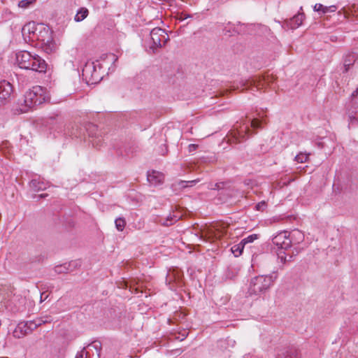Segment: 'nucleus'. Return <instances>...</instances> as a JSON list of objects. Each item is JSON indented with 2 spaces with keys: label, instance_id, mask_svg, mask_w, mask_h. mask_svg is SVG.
<instances>
[{
  "label": "nucleus",
  "instance_id": "aec40b11",
  "mask_svg": "<svg viewBox=\"0 0 358 358\" xmlns=\"http://www.w3.org/2000/svg\"><path fill=\"white\" fill-rule=\"evenodd\" d=\"M298 252V251H296V253L292 252V253L290 254L289 252H285V250H280L278 252V259L284 264L287 262H292L294 260V255H296Z\"/></svg>",
  "mask_w": 358,
  "mask_h": 358
},
{
  "label": "nucleus",
  "instance_id": "39448f33",
  "mask_svg": "<svg viewBox=\"0 0 358 358\" xmlns=\"http://www.w3.org/2000/svg\"><path fill=\"white\" fill-rule=\"evenodd\" d=\"M150 38L152 44L149 49L152 53H156L158 48L164 46L169 40V37L166 31L159 27H155L150 31Z\"/></svg>",
  "mask_w": 358,
  "mask_h": 358
},
{
  "label": "nucleus",
  "instance_id": "bb28decb",
  "mask_svg": "<svg viewBox=\"0 0 358 358\" xmlns=\"http://www.w3.org/2000/svg\"><path fill=\"white\" fill-rule=\"evenodd\" d=\"M57 48L58 44L55 39L52 38L46 42V54L55 52Z\"/></svg>",
  "mask_w": 358,
  "mask_h": 358
},
{
  "label": "nucleus",
  "instance_id": "37998d69",
  "mask_svg": "<svg viewBox=\"0 0 358 358\" xmlns=\"http://www.w3.org/2000/svg\"><path fill=\"white\" fill-rule=\"evenodd\" d=\"M357 94H358V88L352 92L351 96L356 97L357 96Z\"/></svg>",
  "mask_w": 358,
  "mask_h": 358
},
{
  "label": "nucleus",
  "instance_id": "7ed1b4c3",
  "mask_svg": "<svg viewBox=\"0 0 358 358\" xmlns=\"http://www.w3.org/2000/svg\"><path fill=\"white\" fill-rule=\"evenodd\" d=\"M276 278V274L256 276L251 279L248 292L250 295L264 293L270 288Z\"/></svg>",
  "mask_w": 358,
  "mask_h": 358
},
{
  "label": "nucleus",
  "instance_id": "393cba45",
  "mask_svg": "<svg viewBox=\"0 0 358 358\" xmlns=\"http://www.w3.org/2000/svg\"><path fill=\"white\" fill-rule=\"evenodd\" d=\"M179 219H180L179 215H169L165 219L159 218L158 220V222L160 223L163 226H170V225H172L173 223H175L176 221H178Z\"/></svg>",
  "mask_w": 358,
  "mask_h": 358
},
{
  "label": "nucleus",
  "instance_id": "9d476101",
  "mask_svg": "<svg viewBox=\"0 0 358 358\" xmlns=\"http://www.w3.org/2000/svg\"><path fill=\"white\" fill-rule=\"evenodd\" d=\"M273 243L278 246L280 250H287L292 245V241L289 237V232L281 231L272 238Z\"/></svg>",
  "mask_w": 358,
  "mask_h": 358
},
{
  "label": "nucleus",
  "instance_id": "a878e982",
  "mask_svg": "<svg viewBox=\"0 0 358 358\" xmlns=\"http://www.w3.org/2000/svg\"><path fill=\"white\" fill-rule=\"evenodd\" d=\"M45 68H46V75L48 74V80L46 79V87L48 85V83H50L49 87L52 88V86L55 85V76L52 75V73H53L52 68H50L47 64H46Z\"/></svg>",
  "mask_w": 358,
  "mask_h": 358
},
{
  "label": "nucleus",
  "instance_id": "a19ab883",
  "mask_svg": "<svg viewBox=\"0 0 358 358\" xmlns=\"http://www.w3.org/2000/svg\"><path fill=\"white\" fill-rule=\"evenodd\" d=\"M45 197V193L42 192L41 194H34L33 196H32V198L33 199H43Z\"/></svg>",
  "mask_w": 358,
  "mask_h": 358
},
{
  "label": "nucleus",
  "instance_id": "a211bd4d",
  "mask_svg": "<svg viewBox=\"0 0 358 358\" xmlns=\"http://www.w3.org/2000/svg\"><path fill=\"white\" fill-rule=\"evenodd\" d=\"M164 175L158 171H152L151 172H148L147 179L148 181L152 185H158L162 184L164 180Z\"/></svg>",
  "mask_w": 358,
  "mask_h": 358
},
{
  "label": "nucleus",
  "instance_id": "58836bf2",
  "mask_svg": "<svg viewBox=\"0 0 358 358\" xmlns=\"http://www.w3.org/2000/svg\"><path fill=\"white\" fill-rule=\"evenodd\" d=\"M266 206V202L263 201L259 202L257 204H256L255 209L257 210L263 211L265 209Z\"/></svg>",
  "mask_w": 358,
  "mask_h": 358
},
{
  "label": "nucleus",
  "instance_id": "79ce46f5",
  "mask_svg": "<svg viewBox=\"0 0 358 358\" xmlns=\"http://www.w3.org/2000/svg\"><path fill=\"white\" fill-rule=\"evenodd\" d=\"M189 17H190V15H189L182 14L180 20H183L187 19V18H188Z\"/></svg>",
  "mask_w": 358,
  "mask_h": 358
},
{
  "label": "nucleus",
  "instance_id": "c756f323",
  "mask_svg": "<svg viewBox=\"0 0 358 358\" xmlns=\"http://www.w3.org/2000/svg\"><path fill=\"white\" fill-rule=\"evenodd\" d=\"M244 248L245 246L241 241L238 244L231 247V252L236 257H238L242 254Z\"/></svg>",
  "mask_w": 358,
  "mask_h": 358
},
{
  "label": "nucleus",
  "instance_id": "f3484780",
  "mask_svg": "<svg viewBox=\"0 0 358 358\" xmlns=\"http://www.w3.org/2000/svg\"><path fill=\"white\" fill-rule=\"evenodd\" d=\"M80 264L78 261H71L69 263H65L64 264L57 265L54 268V271L56 273H65L71 272L76 268L77 266H80Z\"/></svg>",
  "mask_w": 358,
  "mask_h": 358
},
{
  "label": "nucleus",
  "instance_id": "f03ea898",
  "mask_svg": "<svg viewBox=\"0 0 358 358\" xmlns=\"http://www.w3.org/2000/svg\"><path fill=\"white\" fill-rule=\"evenodd\" d=\"M15 60L21 69L45 72V60L39 55H32L28 51H20L15 54Z\"/></svg>",
  "mask_w": 358,
  "mask_h": 358
},
{
  "label": "nucleus",
  "instance_id": "f257e3e1",
  "mask_svg": "<svg viewBox=\"0 0 358 358\" xmlns=\"http://www.w3.org/2000/svg\"><path fill=\"white\" fill-rule=\"evenodd\" d=\"M45 101V89L39 85L32 87L29 92H26L24 99V106H16L13 109L14 115H20L27 113L29 109L36 106H39Z\"/></svg>",
  "mask_w": 358,
  "mask_h": 358
},
{
  "label": "nucleus",
  "instance_id": "423d86ee",
  "mask_svg": "<svg viewBox=\"0 0 358 358\" xmlns=\"http://www.w3.org/2000/svg\"><path fill=\"white\" fill-rule=\"evenodd\" d=\"M45 321L41 319L34 320L21 322L18 323L13 331V336L17 338L24 337V336L31 333L37 327H40Z\"/></svg>",
  "mask_w": 358,
  "mask_h": 358
},
{
  "label": "nucleus",
  "instance_id": "412c9836",
  "mask_svg": "<svg viewBox=\"0 0 358 358\" xmlns=\"http://www.w3.org/2000/svg\"><path fill=\"white\" fill-rule=\"evenodd\" d=\"M357 59V55L353 52L348 53L345 58L343 62L344 72H348L350 69V66L354 64Z\"/></svg>",
  "mask_w": 358,
  "mask_h": 358
},
{
  "label": "nucleus",
  "instance_id": "2f4dec72",
  "mask_svg": "<svg viewBox=\"0 0 358 358\" xmlns=\"http://www.w3.org/2000/svg\"><path fill=\"white\" fill-rule=\"evenodd\" d=\"M258 238H259L258 234H253L249 235L248 236L243 238L241 240V243L243 244L244 246H245L248 243H253L255 240L258 239Z\"/></svg>",
  "mask_w": 358,
  "mask_h": 358
},
{
  "label": "nucleus",
  "instance_id": "72a5a7b5",
  "mask_svg": "<svg viewBox=\"0 0 358 358\" xmlns=\"http://www.w3.org/2000/svg\"><path fill=\"white\" fill-rule=\"evenodd\" d=\"M36 0H21L19 1L18 6L22 8H27L30 6L34 5Z\"/></svg>",
  "mask_w": 358,
  "mask_h": 358
},
{
  "label": "nucleus",
  "instance_id": "6ab92c4d",
  "mask_svg": "<svg viewBox=\"0 0 358 358\" xmlns=\"http://www.w3.org/2000/svg\"><path fill=\"white\" fill-rule=\"evenodd\" d=\"M66 129L71 136H75L76 138H81L83 136L85 135L86 132V127L83 128L76 124L71 126L69 125Z\"/></svg>",
  "mask_w": 358,
  "mask_h": 358
},
{
  "label": "nucleus",
  "instance_id": "e433bc0d",
  "mask_svg": "<svg viewBox=\"0 0 358 358\" xmlns=\"http://www.w3.org/2000/svg\"><path fill=\"white\" fill-rule=\"evenodd\" d=\"M261 124H262L261 120H259L257 118H254L251 121L250 127H252L253 129H257L261 127Z\"/></svg>",
  "mask_w": 358,
  "mask_h": 358
},
{
  "label": "nucleus",
  "instance_id": "4468645a",
  "mask_svg": "<svg viewBox=\"0 0 358 358\" xmlns=\"http://www.w3.org/2000/svg\"><path fill=\"white\" fill-rule=\"evenodd\" d=\"M12 85L6 80H0V104H3L9 99L13 92Z\"/></svg>",
  "mask_w": 358,
  "mask_h": 358
},
{
  "label": "nucleus",
  "instance_id": "f704fd0d",
  "mask_svg": "<svg viewBox=\"0 0 358 358\" xmlns=\"http://www.w3.org/2000/svg\"><path fill=\"white\" fill-rule=\"evenodd\" d=\"M308 155L306 154V153L301 152L295 157V160L298 163H305L308 161Z\"/></svg>",
  "mask_w": 358,
  "mask_h": 358
},
{
  "label": "nucleus",
  "instance_id": "0eeeda50",
  "mask_svg": "<svg viewBox=\"0 0 358 358\" xmlns=\"http://www.w3.org/2000/svg\"><path fill=\"white\" fill-rule=\"evenodd\" d=\"M43 29V24L41 23L36 24L34 22H31L24 26L22 28V31H27L30 35H31L29 37L32 40L36 39L40 41V46L41 48H43L45 44L43 42V35L42 34Z\"/></svg>",
  "mask_w": 358,
  "mask_h": 358
},
{
  "label": "nucleus",
  "instance_id": "c03bdc74",
  "mask_svg": "<svg viewBox=\"0 0 358 358\" xmlns=\"http://www.w3.org/2000/svg\"><path fill=\"white\" fill-rule=\"evenodd\" d=\"M45 100H46V102H50L51 101V99L49 96H48V94H46V98H45Z\"/></svg>",
  "mask_w": 358,
  "mask_h": 358
},
{
  "label": "nucleus",
  "instance_id": "c9c22d12",
  "mask_svg": "<svg viewBox=\"0 0 358 358\" xmlns=\"http://www.w3.org/2000/svg\"><path fill=\"white\" fill-rule=\"evenodd\" d=\"M199 181V179L189 180V181H181L180 182L182 187L185 188L189 186H193Z\"/></svg>",
  "mask_w": 358,
  "mask_h": 358
},
{
  "label": "nucleus",
  "instance_id": "6e6552de",
  "mask_svg": "<svg viewBox=\"0 0 358 358\" xmlns=\"http://www.w3.org/2000/svg\"><path fill=\"white\" fill-rule=\"evenodd\" d=\"M253 134L248 124H245L231 131L230 136H228V141L230 143H238L245 140L249 136Z\"/></svg>",
  "mask_w": 358,
  "mask_h": 358
},
{
  "label": "nucleus",
  "instance_id": "cd10ccee",
  "mask_svg": "<svg viewBox=\"0 0 358 358\" xmlns=\"http://www.w3.org/2000/svg\"><path fill=\"white\" fill-rule=\"evenodd\" d=\"M43 185V182L38 180L36 179H33L31 180L29 186L31 189L34 192H39L40 190L43 191L42 185Z\"/></svg>",
  "mask_w": 358,
  "mask_h": 358
},
{
  "label": "nucleus",
  "instance_id": "2eb2a0df",
  "mask_svg": "<svg viewBox=\"0 0 358 358\" xmlns=\"http://www.w3.org/2000/svg\"><path fill=\"white\" fill-rule=\"evenodd\" d=\"M275 358H299V352L293 347H285L276 350Z\"/></svg>",
  "mask_w": 358,
  "mask_h": 358
},
{
  "label": "nucleus",
  "instance_id": "1a4fd4ad",
  "mask_svg": "<svg viewBox=\"0 0 358 358\" xmlns=\"http://www.w3.org/2000/svg\"><path fill=\"white\" fill-rule=\"evenodd\" d=\"M101 349V343L99 341H94L78 352L76 358H99Z\"/></svg>",
  "mask_w": 358,
  "mask_h": 358
},
{
  "label": "nucleus",
  "instance_id": "7c9ffc66",
  "mask_svg": "<svg viewBox=\"0 0 358 358\" xmlns=\"http://www.w3.org/2000/svg\"><path fill=\"white\" fill-rule=\"evenodd\" d=\"M88 15V10L87 8H81L76 15L75 20L80 22L83 20Z\"/></svg>",
  "mask_w": 358,
  "mask_h": 358
},
{
  "label": "nucleus",
  "instance_id": "f8f14e48",
  "mask_svg": "<svg viewBox=\"0 0 358 358\" xmlns=\"http://www.w3.org/2000/svg\"><path fill=\"white\" fill-rule=\"evenodd\" d=\"M346 113L350 121V124L358 123V99L352 97L346 106Z\"/></svg>",
  "mask_w": 358,
  "mask_h": 358
},
{
  "label": "nucleus",
  "instance_id": "4be33fe9",
  "mask_svg": "<svg viewBox=\"0 0 358 358\" xmlns=\"http://www.w3.org/2000/svg\"><path fill=\"white\" fill-rule=\"evenodd\" d=\"M337 10V7L334 5L330 6H325L321 3H316L314 6V10L317 12H321L323 14L327 13H334Z\"/></svg>",
  "mask_w": 358,
  "mask_h": 358
},
{
  "label": "nucleus",
  "instance_id": "ea45409f",
  "mask_svg": "<svg viewBox=\"0 0 358 358\" xmlns=\"http://www.w3.org/2000/svg\"><path fill=\"white\" fill-rule=\"evenodd\" d=\"M199 145L196 144H189L188 146V151L189 153H192L198 148Z\"/></svg>",
  "mask_w": 358,
  "mask_h": 358
},
{
  "label": "nucleus",
  "instance_id": "9b49d317",
  "mask_svg": "<svg viewBox=\"0 0 358 358\" xmlns=\"http://www.w3.org/2000/svg\"><path fill=\"white\" fill-rule=\"evenodd\" d=\"M86 132L91 140L90 141L92 146L96 148H99L103 142L102 136L98 133V127L93 124H88L86 126Z\"/></svg>",
  "mask_w": 358,
  "mask_h": 358
},
{
  "label": "nucleus",
  "instance_id": "dca6fc26",
  "mask_svg": "<svg viewBox=\"0 0 358 358\" xmlns=\"http://www.w3.org/2000/svg\"><path fill=\"white\" fill-rule=\"evenodd\" d=\"M63 118L59 115L46 118V127L49 126L50 130L61 131L63 128Z\"/></svg>",
  "mask_w": 358,
  "mask_h": 358
},
{
  "label": "nucleus",
  "instance_id": "b1692460",
  "mask_svg": "<svg viewBox=\"0 0 358 358\" xmlns=\"http://www.w3.org/2000/svg\"><path fill=\"white\" fill-rule=\"evenodd\" d=\"M305 15L303 13H299L290 19L291 29L298 28L303 22Z\"/></svg>",
  "mask_w": 358,
  "mask_h": 358
},
{
  "label": "nucleus",
  "instance_id": "a18cd8bd",
  "mask_svg": "<svg viewBox=\"0 0 358 358\" xmlns=\"http://www.w3.org/2000/svg\"><path fill=\"white\" fill-rule=\"evenodd\" d=\"M44 292H42L41 294V299H42V296L43 295Z\"/></svg>",
  "mask_w": 358,
  "mask_h": 358
},
{
  "label": "nucleus",
  "instance_id": "473e14b6",
  "mask_svg": "<svg viewBox=\"0 0 358 358\" xmlns=\"http://www.w3.org/2000/svg\"><path fill=\"white\" fill-rule=\"evenodd\" d=\"M115 227L120 231H123L126 225V221L124 218L118 217L115 221Z\"/></svg>",
  "mask_w": 358,
  "mask_h": 358
},
{
  "label": "nucleus",
  "instance_id": "4c0bfd02",
  "mask_svg": "<svg viewBox=\"0 0 358 358\" xmlns=\"http://www.w3.org/2000/svg\"><path fill=\"white\" fill-rule=\"evenodd\" d=\"M223 185V182H217L215 184L210 183L208 186V188L210 189H220L222 188Z\"/></svg>",
  "mask_w": 358,
  "mask_h": 358
},
{
  "label": "nucleus",
  "instance_id": "ddd939ff",
  "mask_svg": "<svg viewBox=\"0 0 358 358\" xmlns=\"http://www.w3.org/2000/svg\"><path fill=\"white\" fill-rule=\"evenodd\" d=\"M83 75L86 78L89 77V82L96 83L101 78V75L97 72L94 62L86 64L83 69Z\"/></svg>",
  "mask_w": 358,
  "mask_h": 358
},
{
  "label": "nucleus",
  "instance_id": "20e7f679",
  "mask_svg": "<svg viewBox=\"0 0 358 358\" xmlns=\"http://www.w3.org/2000/svg\"><path fill=\"white\" fill-rule=\"evenodd\" d=\"M273 80V77L268 74L264 76H255L249 79L242 80L240 82V85L243 90L252 88L259 90L267 85L269 86Z\"/></svg>",
  "mask_w": 358,
  "mask_h": 358
},
{
  "label": "nucleus",
  "instance_id": "c85d7f7f",
  "mask_svg": "<svg viewBox=\"0 0 358 358\" xmlns=\"http://www.w3.org/2000/svg\"><path fill=\"white\" fill-rule=\"evenodd\" d=\"M188 334L189 332L187 330L183 329L182 331L173 333L172 336L174 339L182 341L187 338Z\"/></svg>",
  "mask_w": 358,
  "mask_h": 358
},
{
  "label": "nucleus",
  "instance_id": "5701e85b",
  "mask_svg": "<svg viewBox=\"0 0 358 358\" xmlns=\"http://www.w3.org/2000/svg\"><path fill=\"white\" fill-rule=\"evenodd\" d=\"M289 237L291 238L292 244H299L304 239L303 233L298 229H294L292 231L289 232Z\"/></svg>",
  "mask_w": 358,
  "mask_h": 358
}]
</instances>
